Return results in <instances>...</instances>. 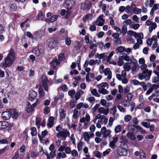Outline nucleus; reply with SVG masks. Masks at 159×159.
Wrapping results in <instances>:
<instances>
[{
	"instance_id": "4",
	"label": "nucleus",
	"mask_w": 159,
	"mask_h": 159,
	"mask_svg": "<svg viewBox=\"0 0 159 159\" xmlns=\"http://www.w3.org/2000/svg\"><path fill=\"white\" fill-rule=\"evenodd\" d=\"M58 45V40L55 38L49 39L48 42V46L50 49H53L57 47Z\"/></svg>"
},
{
	"instance_id": "54",
	"label": "nucleus",
	"mask_w": 159,
	"mask_h": 159,
	"mask_svg": "<svg viewBox=\"0 0 159 159\" xmlns=\"http://www.w3.org/2000/svg\"><path fill=\"white\" fill-rule=\"evenodd\" d=\"M19 157V150L17 149L15 152L14 156L12 157L11 159H18Z\"/></svg>"
},
{
	"instance_id": "42",
	"label": "nucleus",
	"mask_w": 159,
	"mask_h": 159,
	"mask_svg": "<svg viewBox=\"0 0 159 159\" xmlns=\"http://www.w3.org/2000/svg\"><path fill=\"white\" fill-rule=\"evenodd\" d=\"M60 35L62 37H65L67 36V33L65 30L64 29H62L60 30Z\"/></svg>"
},
{
	"instance_id": "11",
	"label": "nucleus",
	"mask_w": 159,
	"mask_h": 159,
	"mask_svg": "<svg viewBox=\"0 0 159 159\" xmlns=\"http://www.w3.org/2000/svg\"><path fill=\"white\" fill-rule=\"evenodd\" d=\"M103 15H100L98 16L96 21L93 22V24L98 25L99 26H102L104 24L105 20L103 18Z\"/></svg>"
},
{
	"instance_id": "13",
	"label": "nucleus",
	"mask_w": 159,
	"mask_h": 159,
	"mask_svg": "<svg viewBox=\"0 0 159 159\" xmlns=\"http://www.w3.org/2000/svg\"><path fill=\"white\" fill-rule=\"evenodd\" d=\"M118 140L117 137H113L112 138L110 141L109 143V147L115 149L117 148L116 143Z\"/></svg>"
},
{
	"instance_id": "18",
	"label": "nucleus",
	"mask_w": 159,
	"mask_h": 159,
	"mask_svg": "<svg viewBox=\"0 0 159 159\" xmlns=\"http://www.w3.org/2000/svg\"><path fill=\"white\" fill-rule=\"evenodd\" d=\"M11 116L10 111H4L2 114V118L3 120L9 119Z\"/></svg>"
},
{
	"instance_id": "8",
	"label": "nucleus",
	"mask_w": 159,
	"mask_h": 159,
	"mask_svg": "<svg viewBox=\"0 0 159 159\" xmlns=\"http://www.w3.org/2000/svg\"><path fill=\"white\" fill-rule=\"evenodd\" d=\"M70 133L66 129H63L59 132L57 136L58 138H62L66 139L67 136H69Z\"/></svg>"
},
{
	"instance_id": "32",
	"label": "nucleus",
	"mask_w": 159,
	"mask_h": 159,
	"mask_svg": "<svg viewBox=\"0 0 159 159\" xmlns=\"http://www.w3.org/2000/svg\"><path fill=\"white\" fill-rule=\"evenodd\" d=\"M66 153L63 152H60L57 153L56 159H60L61 158H63L66 157Z\"/></svg>"
},
{
	"instance_id": "56",
	"label": "nucleus",
	"mask_w": 159,
	"mask_h": 159,
	"mask_svg": "<svg viewBox=\"0 0 159 159\" xmlns=\"http://www.w3.org/2000/svg\"><path fill=\"white\" fill-rule=\"evenodd\" d=\"M110 24L111 26H113L115 25L114 20L113 17H110L109 18Z\"/></svg>"
},
{
	"instance_id": "1",
	"label": "nucleus",
	"mask_w": 159,
	"mask_h": 159,
	"mask_svg": "<svg viewBox=\"0 0 159 159\" xmlns=\"http://www.w3.org/2000/svg\"><path fill=\"white\" fill-rule=\"evenodd\" d=\"M8 52V53L4 59V61L1 63L2 66L5 68L11 66L15 59V53L13 50L11 49Z\"/></svg>"
},
{
	"instance_id": "30",
	"label": "nucleus",
	"mask_w": 159,
	"mask_h": 159,
	"mask_svg": "<svg viewBox=\"0 0 159 159\" xmlns=\"http://www.w3.org/2000/svg\"><path fill=\"white\" fill-rule=\"evenodd\" d=\"M11 115L12 116V117L15 118H16L18 116L19 113L18 111L14 109H12L11 110Z\"/></svg>"
},
{
	"instance_id": "5",
	"label": "nucleus",
	"mask_w": 159,
	"mask_h": 159,
	"mask_svg": "<svg viewBox=\"0 0 159 159\" xmlns=\"http://www.w3.org/2000/svg\"><path fill=\"white\" fill-rule=\"evenodd\" d=\"M107 84L105 82L99 84L98 85V92L103 94H108L109 92L105 89L106 88H107Z\"/></svg>"
},
{
	"instance_id": "35",
	"label": "nucleus",
	"mask_w": 159,
	"mask_h": 159,
	"mask_svg": "<svg viewBox=\"0 0 159 159\" xmlns=\"http://www.w3.org/2000/svg\"><path fill=\"white\" fill-rule=\"evenodd\" d=\"M135 128L137 130V131H139L141 133L143 134H144L146 133V131L145 130H144L142 127L139 126L137 125L135 126Z\"/></svg>"
},
{
	"instance_id": "64",
	"label": "nucleus",
	"mask_w": 159,
	"mask_h": 159,
	"mask_svg": "<svg viewBox=\"0 0 159 159\" xmlns=\"http://www.w3.org/2000/svg\"><path fill=\"white\" fill-rule=\"evenodd\" d=\"M113 118L112 117H110L109 119L108 126L111 127L113 125Z\"/></svg>"
},
{
	"instance_id": "37",
	"label": "nucleus",
	"mask_w": 159,
	"mask_h": 159,
	"mask_svg": "<svg viewBox=\"0 0 159 159\" xmlns=\"http://www.w3.org/2000/svg\"><path fill=\"white\" fill-rule=\"evenodd\" d=\"M122 129V126L121 125H118L116 126L114 129L115 132L116 133L120 132Z\"/></svg>"
},
{
	"instance_id": "40",
	"label": "nucleus",
	"mask_w": 159,
	"mask_h": 159,
	"mask_svg": "<svg viewBox=\"0 0 159 159\" xmlns=\"http://www.w3.org/2000/svg\"><path fill=\"white\" fill-rule=\"evenodd\" d=\"M136 34H135L134 37L135 38L137 39H143V35L142 33H136Z\"/></svg>"
},
{
	"instance_id": "10",
	"label": "nucleus",
	"mask_w": 159,
	"mask_h": 159,
	"mask_svg": "<svg viewBox=\"0 0 159 159\" xmlns=\"http://www.w3.org/2000/svg\"><path fill=\"white\" fill-rule=\"evenodd\" d=\"M75 4V0H66L63 4L64 6L67 9H71Z\"/></svg>"
},
{
	"instance_id": "24",
	"label": "nucleus",
	"mask_w": 159,
	"mask_h": 159,
	"mask_svg": "<svg viewBox=\"0 0 159 159\" xmlns=\"http://www.w3.org/2000/svg\"><path fill=\"white\" fill-rule=\"evenodd\" d=\"M59 62L57 59H55L52 60L50 63V66L52 67L53 70L56 69V65H58L59 64Z\"/></svg>"
},
{
	"instance_id": "62",
	"label": "nucleus",
	"mask_w": 159,
	"mask_h": 159,
	"mask_svg": "<svg viewBox=\"0 0 159 159\" xmlns=\"http://www.w3.org/2000/svg\"><path fill=\"white\" fill-rule=\"evenodd\" d=\"M151 88L152 89V90L153 89H157L159 88V83L156 84H153L151 85Z\"/></svg>"
},
{
	"instance_id": "22",
	"label": "nucleus",
	"mask_w": 159,
	"mask_h": 159,
	"mask_svg": "<svg viewBox=\"0 0 159 159\" xmlns=\"http://www.w3.org/2000/svg\"><path fill=\"white\" fill-rule=\"evenodd\" d=\"M109 111L108 108L105 109L104 107H102L98 109V111L100 114H102L105 115H107Z\"/></svg>"
},
{
	"instance_id": "51",
	"label": "nucleus",
	"mask_w": 159,
	"mask_h": 159,
	"mask_svg": "<svg viewBox=\"0 0 159 159\" xmlns=\"http://www.w3.org/2000/svg\"><path fill=\"white\" fill-rule=\"evenodd\" d=\"M78 110L77 109H75L74 110L73 112V117L75 119H77L78 117Z\"/></svg>"
},
{
	"instance_id": "63",
	"label": "nucleus",
	"mask_w": 159,
	"mask_h": 159,
	"mask_svg": "<svg viewBox=\"0 0 159 159\" xmlns=\"http://www.w3.org/2000/svg\"><path fill=\"white\" fill-rule=\"evenodd\" d=\"M65 57L64 54L62 53L60 54L58 57V59L60 61L64 60Z\"/></svg>"
},
{
	"instance_id": "41",
	"label": "nucleus",
	"mask_w": 159,
	"mask_h": 159,
	"mask_svg": "<svg viewBox=\"0 0 159 159\" xmlns=\"http://www.w3.org/2000/svg\"><path fill=\"white\" fill-rule=\"evenodd\" d=\"M123 68H124V70L127 71H129L131 69L130 66L129 65V63H126L125 64H124L123 66Z\"/></svg>"
},
{
	"instance_id": "19",
	"label": "nucleus",
	"mask_w": 159,
	"mask_h": 159,
	"mask_svg": "<svg viewBox=\"0 0 159 159\" xmlns=\"http://www.w3.org/2000/svg\"><path fill=\"white\" fill-rule=\"evenodd\" d=\"M91 4V3L90 1H86L82 4L81 8L83 10L89 9L90 8Z\"/></svg>"
},
{
	"instance_id": "33",
	"label": "nucleus",
	"mask_w": 159,
	"mask_h": 159,
	"mask_svg": "<svg viewBox=\"0 0 159 159\" xmlns=\"http://www.w3.org/2000/svg\"><path fill=\"white\" fill-rule=\"evenodd\" d=\"M124 60L122 56H119L118 57V61L117 62L118 65L119 66H122L124 63Z\"/></svg>"
},
{
	"instance_id": "50",
	"label": "nucleus",
	"mask_w": 159,
	"mask_h": 159,
	"mask_svg": "<svg viewBox=\"0 0 159 159\" xmlns=\"http://www.w3.org/2000/svg\"><path fill=\"white\" fill-rule=\"evenodd\" d=\"M83 143L82 142H79L77 144V149L78 151H80L82 150V146Z\"/></svg>"
},
{
	"instance_id": "45",
	"label": "nucleus",
	"mask_w": 159,
	"mask_h": 159,
	"mask_svg": "<svg viewBox=\"0 0 159 159\" xmlns=\"http://www.w3.org/2000/svg\"><path fill=\"white\" fill-rule=\"evenodd\" d=\"M123 106L125 107L129 106L130 103V101L128 99H126L123 101Z\"/></svg>"
},
{
	"instance_id": "47",
	"label": "nucleus",
	"mask_w": 159,
	"mask_h": 159,
	"mask_svg": "<svg viewBox=\"0 0 159 159\" xmlns=\"http://www.w3.org/2000/svg\"><path fill=\"white\" fill-rule=\"evenodd\" d=\"M99 6L102 8L103 11H106V6L105 4H102L101 2H99Z\"/></svg>"
},
{
	"instance_id": "36",
	"label": "nucleus",
	"mask_w": 159,
	"mask_h": 159,
	"mask_svg": "<svg viewBox=\"0 0 159 159\" xmlns=\"http://www.w3.org/2000/svg\"><path fill=\"white\" fill-rule=\"evenodd\" d=\"M83 152L85 153V157L87 158H89L90 156L88 152V148L86 147H85L83 149Z\"/></svg>"
},
{
	"instance_id": "2",
	"label": "nucleus",
	"mask_w": 159,
	"mask_h": 159,
	"mask_svg": "<svg viewBox=\"0 0 159 159\" xmlns=\"http://www.w3.org/2000/svg\"><path fill=\"white\" fill-rule=\"evenodd\" d=\"M127 140L125 139L123 140V139H120V146L117 149V152L118 154L120 156H125L127 155V150L125 148L122 147L126 144Z\"/></svg>"
},
{
	"instance_id": "26",
	"label": "nucleus",
	"mask_w": 159,
	"mask_h": 159,
	"mask_svg": "<svg viewBox=\"0 0 159 159\" xmlns=\"http://www.w3.org/2000/svg\"><path fill=\"white\" fill-rule=\"evenodd\" d=\"M58 16L57 15H54L52 16L50 18L45 19V21L47 22L52 23L56 21L57 19Z\"/></svg>"
},
{
	"instance_id": "43",
	"label": "nucleus",
	"mask_w": 159,
	"mask_h": 159,
	"mask_svg": "<svg viewBox=\"0 0 159 159\" xmlns=\"http://www.w3.org/2000/svg\"><path fill=\"white\" fill-rule=\"evenodd\" d=\"M91 93L93 95L96 97H100V95L98 93L97 90L95 89H93L91 90Z\"/></svg>"
},
{
	"instance_id": "34",
	"label": "nucleus",
	"mask_w": 159,
	"mask_h": 159,
	"mask_svg": "<svg viewBox=\"0 0 159 159\" xmlns=\"http://www.w3.org/2000/svg\"><path fill=\"white\" fill-rule=\"evenodd\" d=\"M44 16L43 13L42 12H40L38 14V15L36 16V18L39 20H43L44 19Z\"/></svg>"
},
{
	"instance_id": "20",
	"label": "nucleus",
	"mask_w": 159,
	"mask_h": 159,
	"mask_svg": "<svg viewBox=\"0 0 159 159\" xmlns=\"http://www.w3.org/2000/svg\"><path fill=\"white\" fill-rule=\"evenodd\" d=\"M97 120H98L97 123L102 124V115H101L100 114H98L93 121L94 123H96Z\"/></svg>"
},
{
	"instance_id": "27",
	"label": "nucleus",
	"mask_w": 159,
	"mask_h": 159,
	"mask_svg": "<svg viewBox=\"0 0 159 159\" xmlns=\"http://www.w3.org/2000/svg\"><path fill=\"white\" fill-rule=\"evenodd\" d=\"M8 126V124L7 121H0V129H5Z\"/></svg>"
},
{
	"instance_id": "38",
	"label": "nucleus",
	"mask_w": 159,
	"mask_h": 159,
	"mask_svg": "<svg viewBox=\"0 0 159 159\" xmlns=\"http://www.w3.org/2000/svg\"><path fill=\"white\" fill-rule=\"evenodd\" d=\"M127 137L132 140H134L136 139L135 136L132 133L129 132L127 134Z\"/></svg>"
},
{
	"instance_id": "29",
	"label": "nucleus",
	"mask_w": 159,
	"mask_h": 159,
	"mask_svg": "<svg viewBox=\"0 0 159 159\" xmlns=\"http://www.w3.org/2000/svg\"><path fill=\"white\" fill-rule=\"evenodd\" d=\"M106 53L104 52L101 54L96 53L95 56V58H98L99 59L106 58Z\"/></svg>"
},
{
	"instance_id": "61",
	"label": "nucleus",
	"mask_w": 159,
	"mask_h": 159,
	"mask_svg": "<svg viewBox=\"0 0 159 159\" xmlns=\"http://www.w3.org/2000/svg\"><path fill=\"white\" fill-rule=\"evenodd\" d=\"M48 32L50 33H51L57 30V28L55 27H49L47 30Z\"/></svg>"
},
{
	"instance_id": "17",
	"label": "nucleus",
	"mask_w": 159,
	"mask_h": 159,
	"mask_svg": "<svg viewBox=\"0 0 159 159\" xmlns=\"http://www.w3.org/2000/svg\"><path fill=\"white\" fill-rule=\"evenodd\" d=\"M131 64L132 65V66L131 67V73L134 74L137 70V67L138 66V64L137 61L134 59L131 62Z\"/></svg>"
},
{
	"instance_id": "53",
	"label": "nucleus",
	"mask_w": 159,
	"mask_h": 159,
	"mask_svg": "<svg viewBox=\"0 0 159 159\" xmlns=\"http://www.w3.org/2000/svg\"><path fill=\"white\" fill-rule=\"evenodd\" d=\"M133 11L134 14H138L140 13L141 12V9L137 8H135L133 10Z\"/></svg>"
},
{
	"instance_id": "28",
	"label": "nucleus",
	"mask_w": 159,
	"mask_h": 159,
	"mask_svg": "<svg viewBox=\"0 0 159 159\" xmlns=\"http://www.w3.org/2000/svg\"><path fill=\"white\" fill-rule=\"evenodd\" d=\"M54 118L53 117L50 116L48 119V122L47 124L48 126L51 128L53 125Z\"/></svg>"
},
{
	"instance_id": "31",
	"label": "nucleus",
	"mask_w": 159,
	"mask_h": 159,
	"mask_svg": "<svg viewBox=\"0 0 159 159\" xmlns=\"http://www.w3.org/2000/svg\"><path fill=\"white\" fill-rule=\"evenodd\" d=\"M157 27V25L155 22H153L149 26L148 29L150 33H151L153 30L156 28Z\"/></svg>"
},
{
	"instance_id": "6",
	"label": "nucleus",
	"mask_w": 159,
	"mask_h": 159,
	"mask_svg": "<svg viewBox=\"0 0 159 159\" xmlns=\"http://www.w3.org/2000/svg\"><path fill=\"white\" fill-rule=\"evenodd\" d=\"M157 36L156 35H154L152 38L147 39V43L148 45L151 46L152 45V42H153L152 47L154 48H156L157 45Z\"/></svg>"
},
{
	"instance_id": "48",
	"label": "nucleus",
	"mask_w": 159,
	"mask_h": 159,
	"mask_svg": "<svg viewBox=\"0 0 159 159\" xmlns=\"http://www.w3.org/2000/svg\"><path fill=\"white\" fill-rule=\"evenodd\" d=\"M131 116L130 115H128L125 116L124 117V121L125 122H128L131 119Z\"/></svg>"
},
{
	"instance_id": "7",
	"label": "nucleus",
	"mask_w": 159,
	"mask_h": 159,
	"mask_svg": "<svg viewBox=\"0 0 159 159\" xmlns=\"http://www.w3.org/2000/svg\"><path fill=\"white\" fill-rule=\"evenodd\" d=\"M38 102V99L36 101L31 105L29 102H27L26 103V110L28 113H31L34 111V108L37 105Z\"/></svg>"
},
{
	"instance_id": "16",
	"label": "nucleus",
	"mask_w": 159,
	"mask_h": 159,
	"mask_svg": "<svg viewBox=\"0 0 159 159\" xmlns=\"http://www.w3.org/2000/svg\"><path fill=\"white\" fill-rule=\"evenodd\" d=\"M90 119L89 115L88 113H86L85 117H82L81 118L80 120V122L81 123H84V125H88V122L90 120Z\"/></svg>"
},
{
	"instance_id": "55",
	"label": "nucleus",
	"mask_w": 159,
	"mask_h": 159,
	"mask_svg": "<svg viewBox=\"0 0 159 159\" xmlns=\"http://www.w3.org/2000/svg\"><path fill=\"white\" fill-rule=\"evenodd\" d=\"M65 153L69 154L71 152V148L69 147H65Z\"/></svg>"
},
{
	"instance_id": "60",
	"label": "nucleus",
	"mask_w": 159,
	"mask_h": 159,
	"mask_svg": "<svg viewBox=\"0 0 159 159\" xmlns=\"http://www.w3.org/2000/svg\"><path fill=\"white\" fill-rule=\"evenodd\" d=\"M141 124L143 126L147 128H149L150 125V123H149L143 121L142 122Z\"/></svg>"
},
{
	"instance_id": "59",
	"label": "nucleus",
	"mask_w": 159,
	"mask_h": 159,
	"mask_svg": "<svg viewBox=\"0 0 159 159\" xmlns=\"http://www.w3.org/2000/svg\"><path fill=\"white\" fill-rule=\"evenodd\" d=\"M117 108L119 111L121 112L124 113L126 111V109L120 105L117 106Z\"/></svg>"
},
{
	"instance_id": "58",
	"label": "nucleus",
	"mask_w": 159,
	"mask_h": 159,
	"mask_svg": "<svg viewBox=\"0 0 159 159\" xmlns=\"http://www.w3.org/2000/svg\"><path fill=\"white\" fill-rule=\"evenodd\" d=\"M100 105L99 104H96L95 106L93 107L91 110V111L93 113H94L96 111L97 109L99 107Z\"/></svg>"
},
{
	"instance_id": "44",
	"label": "nucleus",
	"mask_w": 159,
	"mask_h": 159,
	"mask_svg": "<svg viewBox=\"0 0 159 159\" xmlns=\"http://www.w3.org/2000/svg\"><path fill=\"white\" fill-rule=\"evenodd\" d=\"M30 130H31V134L32 136H34L37 134L36 129L35 127H31Z\"/></svg>"
},
{
	"instance_id": "52",
	"label": "nucleus",
	"mask_w": 159,
	"mask_h": 159,
	"mask_svg": "<svg viewBox=\"0 0 159 159\" xmlns=\"http://www.w3.org/2000/svg\"><path fill=\"white\" fill-rule=\"evenodd\" d=\"M68 128L69 129H72L73 130H75L76 129L77 125H76L71 124H68Z\"/></svg>"
},
{
	"instance_id": "3",
	"label": "nucleus",
	"mask_w": 159,
	"mask_h": 159,
	"mask_svg": "<svg viewBox=\"0 0 159 159\" xmlns=\"http://www.w3.org/2000/svg\"><path fill=\"white\" fill-rule=\"evenodd\" d=\"M152 72L151 70L146 69L139 75L138 78L141 80L145 79L146 80H148L150 78Z\"/></svg>"
},
{
	"instance_id": "57",
	"label": "nucleus",
	"mask_w": 159,
	"mask_h": 159,
	"mask_svg": "<svg viewBox=\"0 0 159 159\" xmlns=\"http://www.w3.org/2000/svg\"><path fill=\"white\" fill-rule=\"evenodd\" d=\"M127 31V28L126 26L123 25L121 28V33L123 34H125Z\"/></svg>"
},
{
	"instance_id": "49",
	"label": "nucleus",
	"mask_w": 159,
	"mask_h": 159,
	"mask_svg": "<svg viewBox=\"0 0 159 159\" xmlns=\"http://www.w3.org/2000/svg\"><path fill=\"white\" fill-rule=\"evenodd\" d=\"M70 153L71 154V155L73 157H76L78 156L77 151L75 149L72 150Z\"/></svg>"
},
{
	"instance_id": "46",
	"label": "nucleus",
	"mask_w": 159,
	"mask_h": 159,
	"mask_svg": "<svg viewBox=\"0 0 159 159\" xmlns=\"http://www.w3.org/2000/svg\"><path fill=\"white\" fill-rule=\"evenodd\" d=\"M124 47L120 46L117 48L116 50V51H117V52H116V53H117L118 52H119L120 53H122L124 51Z\"/></svg>"
},
{
	"instance_id": "9",
	"label": "nucleus",
	"mask_w": 159,
	"mask_h": 159,
	"mask_svg": "<svg viewBox=\"0 0 159 159\" xmlns=\"http://www.w3.org/2000/svg\"><path fill=\"white\" fill-rule=\"evenodd\" d=\"M33 53L36 56H38L44 52V49L41 46H39L38 48H35L32 51Z\"/></svg>"
},
{
	"instance_id": "25",
	"label": "nucleus",
	"mask_w": 159,
	"mask_h": 159,
	"mask_svg": "<svg viewBox=\"0 0 159 159\" xmlns=\"http://www.w3.org/2000/svg\"><path fill=\"white\" fill-rule=\"evenodd\" d=\"M59 112L60 118L61 119H64L66 116V111L63 109L61 108L59 110Z\"/></svg>"
},
{
	"instance_id": "12",
	"label": "nucleus",
	"mask_w": 159,
	"mask_h": 159,
	"mask_svg": "<svg viewBox=\"0 0 159 159\" xmlns=\"http://www.w3.org/2000/svg\"><path fill=\"white\" fill-rule=\"evenodd\" d=\"M40 80L42 82V85L44 87L45 90L46 91H48V89L47 84L48 83V80L46 75H42L40 78Z\"/></svg>"
},
{
	"instance_id": "39",
	"label": "nucleus",
	"mask_w": 159,
	"mask_h": 159,
	"mask_svg": "<svg viewBox=\"0 0 159 159\" xmlns=\"http://www.w3.org/2000/svg\"><path fill=\"white\" fill-rule=\"evenodd\" d=\"M114 53V51H112L109 53V54L108 56L106 54V58L107 62L109 61L111 59V57L113 56Z\"/></svg>"
},
{
	"instance_id": "21",
	"label": "nucleus",
	"mask_w": 159,
	"mask_h": 159,
	"mask_svg": "<svg viewBox=\"0 0 159 159\" xmlns=\"http://www.w3.org/2000/svg\"><path fill=\"white\" fill-rule=\"evenodd\" d=\"M37 95V93L36 92L33 90L30 91L29 96V100L31 101H33L35 99Z\"/></svg>"
},
{
	"instance_id": "23",
	"label": "nucleus",
	"mask_w": 159,
	"mask_h": 159,
	"mask_svg": "<svg viewBox=\"0 0 159 159\" xmlns=\"http://www.w3.org/2000/svg\"><path fill=\"white\" fill-rule=\"evenodd\" d=\"M104 73L105 75H107V78L109 80L111 79L112 77V73L111 71L110 70L109 68H107L105 69L104 70Z\"/></svg>"
},
{
	"instance_id": "14",
	"label": "nucleus",
	"mask_w": 159,
	"mask_h": 159,
	"mask_svg": "<svg viewBox=\"0 0 159 159\" xmlns=\"http://www.w3.org/2000/svg\"><path fill=\"white\" fill-rule=\"evenodd\" d=\"M83 135L84 140L87 143L89 142L90 137L94 136V134L91 132H84L83 133Z\"/></svg>"
},
{
	"instance_id": "15",
	"label": "nucleus",
	"mask_w": 159,
	"mask_h": 159,
	"mask_svg": "<svg viewBox=\"0 0 159 159\" xmlns=\"http://www.w3.org/2000/svg\"><path fill=\"white\" fill-rule=\"evenodd\" d=\"M111 132V130L109 129L107 130L105 127H103L101 128V133L104 137H107L108 136Z\"/></svg>"
}]
</instances>
